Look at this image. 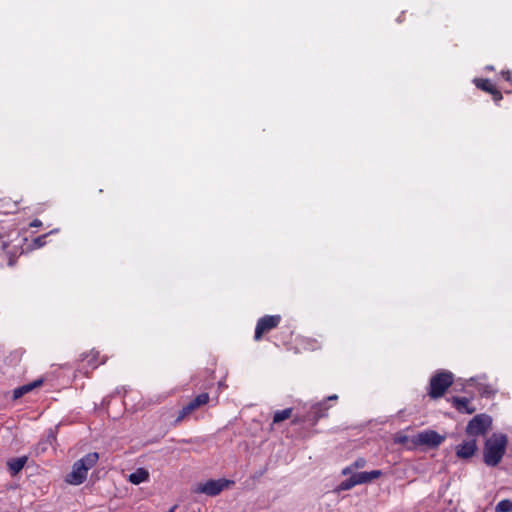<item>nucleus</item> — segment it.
Masks as SVG:
<instances>
[{
  "instance_id": "nucleus-5",
  "label": "nucleus",
  "mask_w": 512,
  "mask_h": 512,
  "mask_svg": "<svg viewBox=\"0 0 512 512\" xmlns=\"http://www.w3.org/2000/svg\"><path fill=\"white\" fill-rule=\"evenodd\" d=\"M492 419L486 414H478L466 426V434L471 438L484 435L491 428Z\"/></svg>"
},
{
  "instance_id": "nucleus-15",
  "label": "nucleus",
  "mask_w": 512,
  "mask_h": 512,
  "mask_svg": "<svg viewBox=\"0 0 512 512\" xmlns=\"http://www.w3.org/2000/svg\"><path fill=\"white\" fill-rule=\"evenodd\" d=\"M291 415H292V408H287V409H284L281 411H277L274 414L273 423L277 424L284 420H287L291 417Z\"/></svg>"
},
{
  "instance_id": "nucleus-14",
  "label": "nucleus",
  "mask_w": 512,
  "mask_h": 512,
  "mask_svg": "<svg viewBox=\"0 0 512 512\" xmlns=\"http://www.w3.org/2000/svg\"><path fill=\"white\" fill-rule=\"evenodd\" d=\"M42 384V381L41 380H37V381H34L33 383H30V384H27V385H23L21 387H18L16 388L14 391H13V399H19L21 398L24 394L32 391L34 388L40 386Z\"/></svg>"
},
{
  "instance_id": "nucleus-17",
  "label": "nucleus",
  "mask_w": 512,
  "mask_h": 512,
  "mask_svg": "<svg viewBox=\"0 0 512 512\" xmlns=\"http://www.w3.org/2000/svg\"><path fill=\"white\" fill-rule=\"evenodd\" d=\"M354 486H356V483H355L354 477H353V475H352L349 479H347V480H345V481L341 482V483H340V484L335 488V490H334V491H335L336 493H339V492H341V491L350 490V489H352Z\"/></svg>"
},
{
  "instance_id": "nucleus-4",
  "label": "nucleus",
  "mask_w": 512,
  "mask_h": 512,
  "mask_svg": "<svg viewBox=\"0 0 512 512\" xmlns=\"http://www.w3.org/2000/svg\"><path fill=\"white\" fill-rule=\"evenodd\" d=\"M234 482L227 479H211L205 483H199L193 488V492L197 494H205L207 496H217L224 489L232 486Z\"/></svg>"
},
{
  "instance_id": "nucleus-22",
  "label": "nucleus",
  "mask_w": 512,
  "mask_h": 512,
  "mask_svg": "<svg viewBox=\"0 0 512 512\" xmlns=\"http://www.w3.org/2000/svg\"><path fill=\"white\" fill-rule=\"evenodd\" d=\"M354 471H355V468H352V464H350L349 466L345 467L342 470V474L343 475H350L351 474V476H352L353 474H355Z\"/></svg>"
},
{
  "instance_id": "nucleus-28",
  "label": "nucleus",
  "mask_w": 512,
  "mask_h": 512,
  "mask_svg": "<svg viewBox=\"0 0 512 512\" xmlns=\"http://www.w3.org/2000/svg\"><path fill=\"white\" fill-rule=\"evenodd\" d=\"M338 399V396L337 395H331L327 398V400H337Z\"/></svg>"
},
{
  "instance_id": "nucleus-24",
  "label": "nucleus",
  "mask_w": 512,
  "mask_h": 512,
  "mask_svg": "<svg viewBox=\"0 0 512 512\" xmlns=\"http://www.w3.org/2000/svg\"><path fill=\"white\" fill-rule=\"evenodd\" d=\"M502 76L505 78L506 81L512 83V71H503Z\"/></svg>"
},
{
  "instance_id": "nucleus-3",
  "label": "nucleus",
  "mask_w": 512,
  "mask_h": 512,
  "mask_svg": "<svg viewBox=\"0 0 512 512\" xmlns=\"http://www.w3.org/2000/svg\"><path fill=\"white\" fill-rule=\"evenodd\" d=\"M452 383L453 374L451 372L441 371L436 373L430 379L429 396L434 399L442 397L445 391L452 385Z\"/></svg>"
},
{
  "instance_id": "nucleus-10",
  "label": "nucleus",
  "mask_w": 512,
  "mask_h": 512,
  "mask_svg": "<svg viewBox=\"0 0 512 512\" xmlns=\"http://www.w3.org/2000/svg\"><path fill=\"white\" fill-rule=\"evenodd\" d=\"M452 404L460 413L472 414L476 411L471 400L465 397H453Z\"/></svg>"
},
{
  "instance_id": "nucleus-18",
  "label": "nucleus",
  "mask_w": 512,
  "mask_h": 512,
  "mask_svg": "<svg viewBox=\"0 0 512 512\" xmlns=\"http://www.w3.org/2000/svg\"><path fill=\"white\" fill-rule=\"evenodd\" d=\"M496 512H512V501L501 500L495 507Z\"/></svg>"
},
{
  "instance_id": "nucleus-13",
  "label": "nucleus",
  "mask_w": 512,
  "mask_h": 512,
  "mask_svg": "<svg viewBox=\"0 0 512 512\" xmlns=\"http://www.w3.org/2000/svg\"><path fill=\"white\" fill-rule=\"evenodd\" d=\"M27 460H28V458L26 456H22V457H18V458L9 460L7 462V465L9 467L11 474L12 475L18 474L23 469L25 464L27 463Z\"/></svg>"
},
{
  "instance_id": "nucleus-23",
  "label": "nucleus",
  "mask_w": 512,
  "mask_h": 512,
  "mask_svg": "<svg viewBox=\"0 0 512 512\" xmlns=\"http://www.w3.org/2000/svg\"><path fill=\"white\" fill-rule=\"evenodd\" d=\"M491 95L493 96V100L495 102H499L502 99V94L497 89L493 90V93Z\"/></svg>"
},
{
  "instance_id": "nucleus-16",
  "label": "nucleus",
  "mask_w": 512,
  "mask_h": 512,
  "mask_svg": "<svg viewBox=\"0 0 512 512\" xmlns=\"http://www.w3.org/2000/svg\"><path fill=\"white\" fill-rule=\"evenodd\" d=\"M475 84L478 88L490 94L496 89L488 79H475Z\"/></svg>"
},
{
  "instance_id": "nucleus-20",
  "label": "nucleus",
  "mask_w": 512,
  "mask_h": 512,
  "mask_svg": "<svg viewBox=\"0 0 512 512\" xmlns=\"http://www.w3.org/2000/svg\"><path fill=\"white\" fill-rule=\"evenodd\" d=\"M367 464L366 459L364 458H358L352 463V468H355V470L364 468Z\"/></svg>"
},
{
  "instance_id": "nucleus-19",
  "label": "nucleus",
  "mask_w": 512,
  "mask_h": 512,
  "mask_svg": "<svg viewBox=\"0 0 512 512\" xmlns=\"http://www.w3.org/2000/svg\"><path fill=\"white\" fill-rule=\"evenodd\" d=\"M313 410H314L316 418L319 419V418L325 416L324 411L327 410V408L325 407L324 402H320V403L316 404L315 406H313Z\"/></svg>"
},
{
  "instance_id": "nucleus-27",
  "label": "nucleus",
  "mask_w": 512,
  "mask_h": 512,
  "mask_svg": "<svg viewBox=\"0 0 512 512\" xmlns=\"http://www.w3.org/2000/svg\"><path fill=\"white\" fill-rule=\"evenodd\" d=\"M41 225H42V223H41V221H40V220H38V219H35V220L31 223V226H32V227H39V226H41Z\"/></svg>"
},
{
  "instance_id": "nucleus-1",
  "label": "nucleus",
  "mask_w": 512,
  "mask_h": 512,
  "mask_svg": "<svg viewBox=\"0 0 512 512\" xmlns=\"http://www.w3.org/2000/svg\"><path fill=\"white\" fill-rule=\"evenodd\" d=\"M99 460V454L97 452H91L77 460L70 473L65 477V481L74 486L82 484L87 479V474Z\"/></svg>"
},
{
  "instance_id": "nucleus-25",
  "label": "nucleus",
  "mask_w": 512,
  "mask_h": 512,
  "mask_svg": "<svg viewBox=\"0 0 512 512\" xmlns=\"http://www.w3.org/2000/svg\"><path fill=\"white\" fill-rule=\"evenodd\" d=\"M97 356H98V352L91 351V353L89 355H87V357H91V359L88 362L90 364H93L94 361L96 360Z\"/></svg>"
},
{
  "instance_id": "nucleus-2",
  "label": "nucleus",
  "mask_w": 512,
  "mask_h": 512,
  "mask_svg": "<svg viewBox=\"0 0 512 512\" xmlns=\"http://www.w3.org/2000/svg\"><path fill=\"white\" fill-rule=\"evenodd\" d=\"M507 436L504 434H493L489 437L484 446V462L488 466H496L502 460L507 446Z\"/></svg>"
},
{
  "instance_id": "nucleus-9",
  "label": "nucleus",
  "mask_w": 512,
  "mask_h": 512,
  "mask_svg": "<svg viewBox=\"0 0 512 512\" xmlns=\"http://www.w3.org/2000/svg\"><path fill=\"white\" fill-rule=\"evenodd\" d=\"M477 450V440L476 438H469L465 440L462 444L456 447V455L462 459H468L472 457Z\"/></svg>"
},
{
  "instance_id": "nucleus-12",
  "label": "nucleus",
  "mask_w": 512,
  "mask_h": 512,
  "mask_svg": "<svg viewBox=\"0 0 512 512\" xmlns=\"http://www.w3.org/2000/svg\"><path fill=\"white\" fill-rule=\"evenodd\" d=\"M149 479V472L145 468H138L135 472L131 473L128 480L135 485H139Z\"/></svg>"
},
{
  "instance_id": "nucleus-6",
  "label": "nucleus",
  "mask_w": 512,
  "mask_h": 512,
  "mask_svg": "<svg viewBox=\"0 0 512 512\" xmlns=\"http://www.w3.org/2000/svg\"><path fill=\"white\" fill-rule=\"evenodd\" d=\"M445 440V436L434 430H425L415 435L411 442L413 445L426 446L429 448L438 447Z\"/></svg>"
},
{
  "instance_id": "nucleus-26",
  "label": "nucleus",
  "mask_w": 512,
  "mask_h": 512,
  "mask_svg": "<svg viewBox=\"0 0 512 512\" xmlns=\"http://www.w3.org/2000/svg\"><path fill=\"white\" fill-rule=\"evenodd\" d=\"M43 238H44V236L38 237L35 239L34 243L37 247H41L44 244Z\"/></svg>"
},
{
  "instance_id": "nucleus-7",
  "label": "nucleus",
  "mask_w": 512,
  "mask_h": 512,
  "mask_svg": "<svg viewBox=\"0 0 512 512\" xmlns=\"http://www.w3.org/2000/svg\"><path fill=\"white\" fill-rule=\"evenodd\" d=\"M281 317L279 315H267L260 318L255 328L254 338L259 341L263 334L276 328L280 323Z\"/></svg>"
},
{
  "instance_id": "nucleus-8",
  "label": "nucleus",
  "mask_w": 512,
  "mask_h": 512,
  "mask_svg": "<svg viewBox=\"0 0 512 512\" xmlns=\"http://www.w3.org/2000/svg\"><path fill=\"white\" fill-rule=\"evenodd\" d=\"M209 401V394L202 393L196 396L192 401H190L187 405H185L181 411L179 412L176 421H182L186 416L191 414L193 411L207 404Z\"/></svg>"
},
{
  "instance_id": "nucleus-11",
  "label": "nucleus",
  "mask_w": 512,
  "mask_h": 512,
  "mask_svg": "<svg viewBox=\"0 0 512 512\" xmlns=\"http://www.w3.org/2000/svg\"><path fill=\"white\" fill-rule=\"evenodd\" d=\"M382 474L383 473L381 470H373V471H369V472L355 473V474H353V477H354L356 485H360V484L370 483V482L374 481L375 479H378L379 477H381Z\"/></svg>"
},
{
  "instance_id": "nucleus-21",
  "label": "nucleus",
  "mask_w": 512,
  "mask_h": 512,
  "mask_svg": "<svg viewBox=\"0 0 512 512\" xmlns=\"http://www.w3.org/2000/svg\"><path fill=\"white\" fill-rule=\"evenodd\" d=\"M394 442L397 444H407L409 442V437L407 435L398 434L394 438Z\"/></svg>"
}]
</instances>
